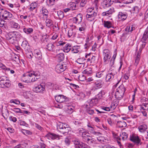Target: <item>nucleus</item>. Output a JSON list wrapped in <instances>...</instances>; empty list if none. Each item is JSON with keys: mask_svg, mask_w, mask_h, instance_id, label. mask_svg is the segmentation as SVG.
Wrapping results in <instances>:
<instances>
[{"mask_svg": "<svg viewBox=\"0 0 148 148\" xmlns=\"http://www.w3.org/2000/svg\"><path fill=\"white\" fill-rule=\"evenodd\" d=\"M0 12V17H2L4 20H10L12 18L13 16L12 14L6 10L2 9Z\"/></svg>", "mask_w": 148, "mask_h": 148, "instance_id": "nucleus-3", "label": "nucleus"}, {"mask_svg": "<svg viewBox=\"0 0 148 148\" xmlns=\"http://www.w3.org/2000/svg\"><path fill=\"white\" fill-rule=\"evenodd\" d=\"M103 82L101 80H97L95 82V87L96 89L101 88L103 86Z\"/></svg>", "mask_w": 148, "mask_h": 148, "instance_id": "nucleus-17", "label": "nucleus"}, {"mask_svg": "<svg viewBox=\"0 0 148 148\" xmlns=\"http://www.w3.org/2000/svg\"><path fill=\"white\" fill-rule=\"evenodd\" d=\"M10 103H13L16 104H19L20 102L19 100H11L10 101Z\"/></svg>", "mask_w": 148, "mask_h": 148, "instance_id": "nucleus-55", "label": "nucleus"}, {"mask_svg": "<svg viewBox=\"0 0 148 148\" xmlns=\"http://www.w3.org/2000/svg\"><path fill=\"white\" fill-rule=\"evenodd\" d=\"M103 71L99 72L96 73V76L98 77H100L103 75Z\"/></svg>", "mask_w": 148, "mask_h": 148, "instance_id": "nucleus-61", "label": "nucleus"}, {"mask_svg": "<svg viewBox=\"0 0 148 148\" xmlns=\"http://www.w3.org/2000/svg\"><path fill=\"white\" fill-rule=\"evenodd\" d=\"M75 33L73 31V29H69L68 32V36L69 38L73 36V37L75 36Z\"/></svg>", "mask_w": 148, "mask_h": 148, "instance_id": "nucleus-37", "label": "nucleus"}, {"mask_svg": "<svg viewBox=\"0 0 148 148\" xmlns=\"http://www.w3.org/2000/svg\"><path fill=\"white\" fill-rule=\"evenodd\" d=\"M14 34L16 38H20L22 36L20 33L18 32H14Z\"/></svg>", "mask_w": 148, "mask_h": 148, "instance_id": "nucleus-48", "label": "nucleus"}, {"mask_svg": "<svg viewBox=\"0 0 148 148\" xmlns=\"http://www.w3.org/2000/svg\"><path fill=\"white\" fill-rule=\"evenodd\" d=\"M148 38V31H145L143 35L142 39L145 41H146Z\"/></svg>", "mask_w": 148, "mask_h": 148, "instance_id": "nucleus-43", "label": "nucleus"}, {"mask_svg": "<svg viewBox=\"0 0 148 148\" xmlns=\"http://www.w3.org/2000/svg\"><path fill=\"white\" fill-rule=\"evenodd\" d=\"M104 26L108 28L111 27L112 26V23L110 21H104Z\"/></svg>", "mask_w": 148, "mask_h": 148, "instance_id": "nucleus-40", "label": "nucleus"}, {"mask_svg": "<svg viewBox=\"0 0 148 148\" xmlns=\"http://www.w3.org/2000/svg\"><path fill=\"white\" fill-rule=\"evenodd\" d=\"M147 128V125L145 124H143L140 126L138 129L139 131L141 132H143Z\"/></svg>", "mask_w": 148, "mask_h": 148, "instance_id": "nucleus-26", "label": "nucleus"}, {"mask_svg": "<svg viewBox=\"0 0 148 148\" xmlns=\"http://www.w3.org/2000/svg\"><path fill=\"white\" fill-rule=\"evenodd\" d=\"M55 0H48L47 1V3L49 6L53 5L54 4Z\"/></svg>", "mask_w": 148, "mask_h": 148, "instance_id": "nucleus-51", "label": "nucleus"}, {"mask_svg": "<svg viewBox=\"0 0 148 148\" xmlns=\"http://www.w3.org/2000/svg\"><path fill=\"white\" fill-rule=\"evenodd\" d=\"M113 2L112 0H104L102 2L101 5L104 8H106L110 6Z\"/></svg>", "mask_w": 148, "mask_h": 148, "instance_id": "nucleus-10", "label": "nucleus"}, {"mask_svg": "<svg viewBox=\"0 0 148 148\" xmlns=\"http://www.w3.org/2000/svg\"><path fill=\"white\" fill-rule=\"evenodd\" d=\"M105 93L104 91L102 90L96 95V97L99 100L102 98Z\"/></svg>", "mask_w": 148, "mask_h": 148, "instance_id": "nucleus-30", "label": "nucleus"}, {"mask_svg": "<svg viewBox=\"0 0 148 148\" xmlns=\"http://www.w3.org/2000/svg\"><path fill=\"white\" fill-rule=\"evenodd\" d=\"M12 110L14 112L16 113H19L21 114L22 113L21 110L19 108H14Z\"/></svg>", "mask_w": 148, "mask_h": 148, "instance_id": "nucleus-49", "label": "nucleus"}, {"mask_svg": "<svg viewBox=\"0 0 148 148\" xmlns=\"http://www.w3.org/2000/svg\"><path fill=\"white\" fill-rule=\"evenodd\" d=\"M71 49V46L70 44L67 43L65 46L63 47V51L66 53H68Z\"/></svg>", "mask_w": 148, "mask_h": 148, "instance_id": "nucleus-23", "label": "nucleus"}, {"mask_svg": "<svg viewBox=\"0 0 148 148\" xmlns=\"http://www.w3.org/2000/svg\"><path fill=\"white\" fill-rule=\"evenodd\" d=\"M104 57L103 58L104 63V64H106L108 63V62L109 59L110 58V55H103Z\"/></svg>", "mask_w": 148, "mask_h": 148, "instance_id": "nucleus-39", "label": "nucleus"}, {"mask_svg": "<svg viewBox=\"0 0 148 148\" xmlns=\"http://www.w3.org/2000/svg\"><path fill=\"white\" fill-rule=\"evenodd\" d=\"M114 12V9L113 8H111L110 9L106 12H103L102 13V15L103 16H109L112 14Z\"/></svg>", "mask_w": 148, "mask_h": 148, "instance_id": "nucleus-16", "label": "nucleus"}, {"mask_svg": "<svg viewBox=\"0 0 148 148\" xmlns=\"http://www.w3.org/2000/svg\"><path fill=\"white\" fill-rule=\"evenodd\" d=\"M57 128L59 132L65 135L67 134L70 130V127L66 123H61L58 125Z\"/></svg>", "mask_w": 148, "mask_h": 148, "instance_id": "nucleus-2", "label": "nucleus"}, {"mask_svg": "<svg viewBox=\"0 0 148 148\" xmlns=\"http://www.w3.org/2000/svg\"><path fill=\"white\" fill-rule=\"evenodd\" d=\"M125 90V89L124 86L122 84L117 88L116 91L120 92V94L122 95H124Z\"/></svg>", "mask_w": 148, "mask_h": 148, "instance_id": "nucleus-18", "label": "nucleus"}, {"mask_svg": "<svg viewBox=\"0 0 148 148\" xmlns=\"http://www.w3.org/2000/svg\"><path fill=\"white\" fill-rule=\"evenodd\" d=\"M57 14L59 17V18L60 19H62L64 16V14L63 12L61 11H58Z\"/></svg>", "mask_w": 148, "mask_h": 148, "instance_id": "nucleus-42", "label": "nucleus"}, {"mask_svg": "<svg viewBox=\"0 0 148 148\" xmlns=\"http://www.w3.org/2000/svg\"><path fill=\"white\" fill-rule=\"evenodd\" d=\"M40 74V73L38 71L27 72L23 75V77H26L27 78V77H32L35 76H36V78H39Z\"/></svg>", "mask_w": 148, "mask_h": 148, "instance_id": "nucleus-5", "label": "nucleus"}, {"mask_svg": "<svg viewBox=\"0 0 148 148\" xmlns=\"http://www.w3.org/2000/svg\"><path fill=\"white\" fill-rule=\"evenodd\" d=\"M85 60V58H78L76 62L79 64H82L84 63V61Z\"/></svg>", "mask_w": 148, "mask_h": 148, "instance_id": "nucleus-45", "label": "nucleus"}, {"mask_svg": "<svg viewBox=\"0 0 148 148\" xmlns=\"http://www.w3.org/2000/svg\"><path fill=\"white\" fill-rule=\"evenodd\" d=\"M0 68H1L2 69L5 70V71H10V69L6 68L5 65L3 64L2 63L0 62Z\"/></svg>", "mask_w": 148, "mask_h": 148, "instance_id": "nucleus-47", "label": "nucleus"}, {"mask_svg": "<svg viewBox=\"0 0 148 148\" xmlns=\"http://www.w3.org/2000/svg\"><path fill=\"white\" fill-rule=\"evenodd\" d=\"M80 50V47L78 46H74L71 48V51L72 53H77Z\"/></svg>", "mask_w": 148, "mask_h": 148, "instance_id": "nucleus-24", "label": "nucleus"}, {"mask_svg": "<svg viewBox=\"0 0 148 148\" xmlns=\"http://www.w3.org/2000/svg\"><path fill=\"white\" fill-rule=\"evenodd\" d=\"M34 55L35 58L38 60H40L42 58V54L40 50L36 49L34 51Z\"/></svg>", "mask_w": 148, "mask_h": 148, "instance_id": "nucleus-14", "label": "nucleus"}, {"mask_svg": "<svg viewBox=\"0 0 148 148\" xmlns=\"http://www.w3.org/2000/svg\"><path fill=\"white\" fill-rule=\"evenodd\" d=\"M67 65L65 64H57L55 68V71L58 73L64 71L66 69Z\"/></svg>", "mask_w": 148, "mask_h": 148, "instance_id": "nucleus-7", "label": "nucleus"}, {"mask_svg": "<svg viewBox=\"0 0 148 148\" xmlns=\"http://www.w3.org/2000/svg\"><path fill=\"white\" fill-rule=\"evenodd\" d=\"M114 77L109 73L107 75L106 77V82L110 81Z\"/></svg>", "mask_w": 148, "mask_h": 148, "instance_id": "nucleus-34", "label": "nucleus"}, {"mask_svg": "<svg viewBox=\"0 0 148 148\" xmlns=\"http://www.w3.org/2000/svg\"><path fill=\"white\" fill-rule=\"evenodd\" d=\"M127 125L126 123L124 121H118L117 122V126L120 128L125 127Z\"/></svg>", "mask_w": 148, "mask_h": 148, "instance_id": "nucleus-28", "label": "nucleus"}, {"mask_svg": "<svg viewBox=\"0 0 148 148\" xmlns=\"http://www.w3.org/2000/svg\"><path fill=\"white\" fill-rule=\"evenodd\" d=\"M10 81L5 77H0V87L2 88L8 87L10 86Z\"/></svg>", "mask_w": 148, "mask_h": 148, "instance_id": "nucleus-4", "label": "nucleus"}, {"mask_svg": "<svg viewBox=\"0 0 148 148\" xmlns=\"http://www.w3.org/2000/svg\"><path fill=\"white\" fill-rule=\"evenodd\" d=\"M108 72L110 73H111L112 75H113L114 77L117 74V72L116 71V70L114 68H111L109 70Z\"/></svg>", "mask_w": 148, "mask_h": 148, "instance_id": "nucleus-33", "label": "nucleus"}, {"mask_svg": "<svg viewBox=\"0 0 148 148\" xmlns=\"http://www.w3.org/2000/svg\"><path fill=\"white\" fill-rule=\"evenodd\" d=\"M9 120L11 121H12L13 122H15L17 121L16 118L12 116H10L9 117Z\"/></svg>", "mask_w": 148, "mask_h": 148, "instance_id": "nucleus-60", "label": "nucleus"}, {"mask_svg": "<svg viewBox=\"0 0 148 148\" xmlns=\"http://www.w3.org/2000/svg\"><path fill=\"white\" fill-rule=\"evenodd\" d=\"M102 148H114L113 146H110L108 144L102 147Z\"/></svg>", "mask_w": 148, "mask_h": 148, "instance_id": "nucleus-64", "label": "nucleus"}, {"mask_svg": "<svg viewBox=\"0 0 148 148\" xmlns=\"http://www.w3.org/2000/svg\"><path fill=\"white\" fill-rule=\"evenodd\" d=\"M21 46L23 48L25 51L29 49V44L27 41H23L21 44Z\"/></svg>", "mask_w": 148, "mask_h": 148, "instance_id": "nucleus-19", "label": "nucleus"}, {"mask_svg": "<svg viewBox=\"0 0 148 148\" xmlns=\"http://www.w3.org/2000/svg\"><path fill=\"white\" fill-rule=\"evenodd\" d=\"M74 123L76 125L78 126H82V123L78 121H74Z\"/></svg>", "mask_w": 148, "mask_h": 148, "instance_id": "nucleus-57", "label": "nucleus"}, {"mask_svg": "<svg viewBox=\"0 0 148 148\" xmlns=\"http://www.w3.org/2000/svg\"><path fill=\"white\" fill-rule=\"evenodd\" d=\"M142 49V48H140L135 57L134 65L136 66H137L139 62L140 59V55Z\"/></svg>", "mask_w": 148, "mask_h": 148, "instance_id": "nucleus-13", "label": "nucleus"}, {"mask_svg": "<svg viewBox=\"0 0 148 148\" xmlns=\"http://www.w3.org/2000/svg\"><path fill=\"white\" fill-rule=\"evenodd\" d=\"M130 140L134 142L137 146L141 145L143 143L141 142V140L138 136L132 135L131 136Z\"/></svg>", "mask_w": 148, "mask_h": 148, "instance_id": "nucleus-6", "label": "nucleus"}, {"mask_svg": "<svg viewBox=\"0 0 148 148\" xmlns=\"http://www.w3.org/2000/svg\"><path fill=\"white\" fill-rule=\"evenodd\" d=\"M17 39L15 37V36H14L13 38L11 39L9 41L11 43L13 44H14L17 42Z\"/></svg>", "mask_w": 148, "mask_h": 148, "instance_id": "nucleus-54", "label": "nucleus"}, {"mask_svg": "<svg viewBox=\"0 0 148 148\" xmlns=\"http://www.w3.org/2000/svg\"><path fill=\"white\" fill-rule=\"evenodd\" d=\"M45 89V88L43 87V86L41 84H40L37 86L35 87L34 89V90L37 93H39L42 92Z\"/></svg>", "mask_w": 148, "mask_h": 148, "instance_id": "nucleus-15", "label": "nucleus"}, {"mask_svg": "<svg viewBox=\"0 0 148 148\" xmlns=\"http://www.w3.org/2000/svg\"><path fill=\"white\" fill-rule=\"evenodd\" d=\"M56 100L58 102L62 103L64 101H67L68 98L63 95H60L55 97Z\"/></svg>", "mask_w": 148, "mask_h": 148, "instance_id": "nucleus-8", "label": "nucleus"}, {"mask_svg": "<svg viewBox=\"0 0 148 148\" xmlns=\"http://www.w3.org/2000/svg\"><path fill=\"white\" fill-rule=\"evenodd\" d=\"M9 113L8 110L6 109L4 111H2V114L3 116L4 117V115H5L8 116L9 115Z\"/></svg>", "mask_w": 148, "mask_h": 148, "instance_id": "nucleus-53", "label": "nucleus"}, {"mask_svg": "<svg viewBox=\"0 0 148 148\" xmlns=\"http://www.w3.org/2000/svg\"><path fill=\"white\" fill-rule=\"evenodd\" d=\"M46 18L45 23L46 26L48 27H50L53 24V21L47 18Z\"/></svg>", "mask_w": 148, "mask_h": 148, "instance_id": "nucleus-29", "label": "nucleus"}, {"mask_svg": "<svg viewBox=\"0 0 148 148\" xmlns=\"http://www.w3.org/2000/svg\"><path fill=\"white\" fill-rule=\"evenodd\" d=\"M116 106L117 104L114 103H112L110 107L111 110H114L116 108Z\"/></svg>", "mask_w": 148, "mask_h": 148, "instance_id": "nucleus-59", "label": "nucleus"}, {"mask_svg": "<svg viewBox=\"0 0 148 148\" xmlns=\"http://www.w3.org/2000/svg\"><path fill=\"white\" fill-rule=\"evenodd\" d=\"M99 100L96 97L94 99H92L89 103L90 107H92L98 103Z\"/></svg>", "mask_w": 148, "mask_h": 148, "instance_id": "nucleus-21", "label": "nucleus"}, {"mask_svg": "<svg viewBox=\"0 0 148 148\" xmlns=\"http://www.w3.org/2000/svg\"><path fill=\"white\" fill-rule=\"evenodd\" d=\"M73 142L75 145V148H79L81 142L78 139H75L73 140Z\"/></svg>", "mask_w": 148, "mask_h": 148, "instance_id": "nucleus-25", "label": "nucleus"}, {"mask_svg": "<svg viewBox=\"0 0 148 148\" xmlns=\"http://www.w3.org/2000/svg\"><path fill=\"white\" fill-rule=\"evenodd\" d=\"M42 13L43 16L45 18H47L48 17L49 12L48 11L45 9H44L42 10Z\"/></svg>", "mask_w": 148, "mask_h": 148, "instance_id": "nucleus-41", "label": "nucleus"}, {"mask_svg": "<svg viewBox=\"0 0 148 148\" xmlns=\"http://www.w3.org/2000/svg\"><path fill=\"white\" fill-rule=\"evenodd\" d=\"M134 29V27H130V26H127L125 29V34H130L132 33V31Z\"/></svg>", "mask_w": 148, "mask_h": 148, "instance_id": "nucleus-22", "label": "nucleus"}, {"mask_svg": "<svg viewBox=\"0 0 148 148\" xmlns=\"http://www.w3.org/2000/svg\"><path fill=\"white\" fill-rule=\"evenodd\" d=\"M78 3L77 2H71L68 5V7L70 8L71 10H77L78 8Z\"/></svg>", "mask_w": 148, "mask_h": 148, "instance_id": "nucleus-11", "label": "nucleus"}, {"mask_svg": "<svg viewBox=\"0 0 148 148\" xmlns=\"http://www.w3.org/2000/svg\"><path fill=\"white\" fill-rule=\"evenodd\" d=\"M77 18L79 19V22H81L82 19V15L81 13H79L77 14L76 16Z\"/></svg>", "mask_w": 148, "mask_h": 148, "instance_id": "nucleus-52", "label": "nucleus"}, {"mask_svg": "<svg viewBox=\"0 0 148 148\" xmlns=\"http://www.w3.org/2000/svg\"><path fill=\"white\" fill-rule=\"evenodd\" d=\"M95 11L94 8L92 7L88 8L87 10V14H90V13Z\"/></svg>", "mask_w": 148, "mask_h": 148, "instance_id": "nucleus-50", "label": "nucleus"}, {"mask_svg": "<svg viewBox=\"0 0 148 148\" xmlns=\"http://www.w3.org/2000/svg\"><path fill=\"white\" fill-rule=\"evenodd\" d=\"M97 12L95 11L90 13V14H87L86 17L89 21H92L95 19V17L97 16Z\"/></svg>", "mask_w": 148, "mask_h": 148, "instance_id": "nucleus-9", "label": "nucleus"}, {"mask_svg": "<svg viewBox=\"0 0 148 148\" xmlns=\"http://www.w3.org/2000/svg\"><path fill=\"white\" fill-rule=\"evenodd\" d=\"M5 22L4 20H2L0 22V26L1 27H5Z\"/></svg>", "mask_w": 148, "mask_h": 148, "instance_id": "nucleus-63", "label": "nucleus"}, {"mask_svg": "<svg viewBox=\"0 0 148 148\" xmlns=\"http://www.w3.org/2000/svg\"><path fill=\"white\" fill-rule=\"evenodd\" d=\"M86 111L88 114L90 115H92L94 113V110L89 108H87L86 109Z\"/></svg>", "mask_w": 148, "mask_h": 148, "instance_id": "nucleus-58", "label": "nucleus"}, {"mask_svg": "<svg viewBox=\"0 0 148 148\" xmlns=\"http://www.w3.org/2000/svg\"><path fill=\"white\" fill-rule=\"evenodd\" d=\"M8 40L10 41L11 39L13 38L15 36L14 34V32H13L9 33L8 34Z\"/></svg>", "mask_w": 148, "mask_h": 148, "instance_id": "nucleus-46", "label": "nucleus"}, {"mask_svg": "<svg viewBox=\"0 0 148 148\" xmlns=\"http://www.w3.org/2000/svg\"><path fill=\"white\" fill-rule=\"evenodd\" d=\"M22 133L25 135H31L32 134V132L30 131L25 130L22 129Z\"/></svg>", "mask_w": 148, "mask_h": 148, "instance_id": "nucleus-44", "label": "nucleus"}, {"mask_svg": "<svg viewBox=\"0 0 148 148\" xmlns=\"http://www.w3.org/2000/svg\"><path fill=\"white\" fill-rule=\"evenodd\" d=\"M59 61L60 62L62 61L64 59V53H60L58 54L56 56Z\"/></svg>", "mask_w": 148, "mask_h": 148, "instance_id": "nucleus-27", "label": "nucleus"}, {"mask_svg": "<svg viewBox=\"0 0 148 148\" xmlns=\"http://www.w3.org/2000/svg\"><path fill=\"white\" fill-rule=\"evenodd\" d=\"M24 32L27 34L31 33L33 31V29L32 28H27L23 29Z\"/></svg>", "mask_w": 148, "mask_h": 148, "instance_id": "nucleus-38", "label": "nucleus"}, {"mask_svg": "<svg viewBox=\"0 0 148 148\" xmlns=\"http://www.w3.org/2000/svg\"><path fill=\"white\" fill-rule=\"evenodd\" d=\"M39 146H38V148H45L46 145L44 143H38Z\"/></svg>", "mask_w": 148, "mask_h": 148, "instance_id": "nucleus-56", "label": "nucleus"}, {"mask_svg": "<svg viewBox=\"0 0 148 148\" xmlns=\"http://www.w3.org/2000/svg\"><path fill=\"white\" fill-rule=\"evenodd\" d=\"M35 126L39 130L41 131L43 129V128L42 127H41L40 125H39L38 124L36 123L35 124Z\"/></svg>", "mask_w": 148, "mask_h": 148, "instance_id": "nucleus-62", "label": "nucleus"}, {"mask_svg": "<svg viewBox=\"0 0 148 148\" xmlns=\"http://www.w3.org/2000/svg\"><path fill=\"white\" fill-rule=\"evenodd\" d=\"M47 49L51 51H53L54 49L55 46L53 45V44L51 43H49L47 45Z\"/></svg>", "mask_w": 148, "mask_h": 148, "instance_id": "nucleus-32", "label": "nucleus"}, {"mask_svg": "<svg viewBox=\"0 0 148 148\" xmlns=\"http://www.w3.org/2000/svg\"><path fill=\"white\" fill-rule=\"evenodd\" d=\"M37 3L35 2H32L30 5L29 9L31 10H33L37 6Z\"/></svg>", "mask_w": 148, "mask_h": 148, "instance_id": "nucleus-36", "label": "nucleus"}, {"mask_svg": "<svg viewBox=\"0 0 148 148\" xmlns=\"http://www.w3.org/2000/svg\"><path fill=\"white\" fill-rule=\"evenodd\" d=\"M48 135L53 140L55 139L59 140L60 137L58 135L52 133H49L48 134Z\"/></svg>", "mask_w": 148, "mask_h": 148, "instance_id": "nucleus-20", "label": "nucleus"}, {"mask_svg": "<svg viewBox=\"0 0 148 148\" xmlns=\"http://www.w3.org/2000/svg\"><path fill=\"white\" fill-rule=\"evenodd\" d=\"M82 137L83 141L86 143L88 145H92L95 142V139L92 136L89 135V133L87 132H82Z\"/></svg>", "mask_w": 148, "mask_h": 148, "instance_id": "nucleus-1", "label": "nucleus"}, {"mask_svg": "<svg viewBox=\"0 0 148 148\" xmlns=\"http://www.w3.org/2000/svg\"><path fill=\"white\" fill-rule=\"evenodd\" d=\"M32 77H27V78H26V77H24V79H27L25 80V81H29L30 82V80L31 82H34L36 81L37 79H39V78H36V76H33Z\"/></svg>", "mask_w": 148, "mask_h": 148, "instance_id": "nucleus-31", "label": "nucleus"}, {"mask_svg": "<svg viewBox=\"0 0 148 148\" xmlns=\"http://www.w3.org/2000/svg\"><path fill=\"white\" fill-rule=\"evenodd\" d=\"M123 95H122L120 92L116 91L115 93V97L118 100H120L123 98Z\"/></svg>", "mask_w": 148, "mask_h": 148, "instance_id": "nucleus-35", "label": "nucleus"}, {"mask_svg": "<svg viewBox=\"0 0 148 148\" xmlns=\"http://www.w3.org/2000/svg\"><path fill=\"white\" fill-rule=\"evenodd\" d=\"M127 16V14L126 12H119L118 15V18L120 20L124 21L126 19Z\"/></svg>", "mask_w": 148, "mask_h": 148, "instance_id": "nucleus-12", "label": "nucleus"}]
</instances>
